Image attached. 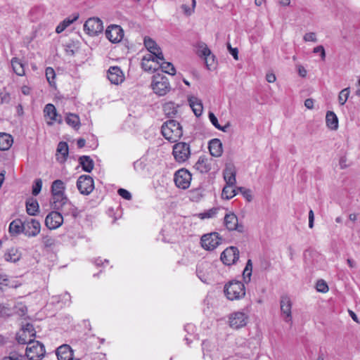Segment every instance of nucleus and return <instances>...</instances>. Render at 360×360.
<instances>
[{"mask_svg": "<svg viewBox=\"0 0 360 360\" xmlns=\"http://www.w3.org/2000/svg\"><path fill=\"white\" fill-rule=\"evenodd\" d=\"M161 133L169 142L175 143L182 136L183 130L177 121L169 120L162 124Z\"/></svg>", "mask_w": 360, "mask_h": 360, "instance_id": "nucleus-1", "label": "nucleus"}, {"mask_svg": "<svg viewBox=\"0 0 360 360\" xmlns=\"http://www.w3.org/2000/svg\"><path fill=\"white\" fill-rule=\"evenodd\" d=\"M224 292L226 297L231 300H239L245 295V287L243 282L232 280L225 284Z\"/></svg>", "mask_w": 360, "mask_h": 360, "instance_id": "nucleus-2", "label": "nucleus"}, {"mask_svg": "<svg viewBox=\"0 0 360 360\" xmlns=\"http://www.w3.org/2000/svg\"><path fill=\"white\" fill-rule=\"evenodd\" d=\"M151 86L154 93L160 96L166 95L171 89L168 78L162 74L153 76Z\"/></svg>", "mask_w": 360, "mask_h": 360, "instance_id": "nucleus-3", "label": "nucleus"}, {"mask_svg": "<svg viewBox=\"0 0 360 360\" xmlns=\"http://www.w3.org/2000/svg\"><path fill=\"white\" fill-rule=\"evenodd\" d=\"M172 155L177 162H185L191 156L190 145L186 142L176 143L172 147Z\"/></svg>", "mask_w": 360, "mask_h": 360, "instance_id": "nucleus-4", "label": "nucleus"}, {"mask_svg": "<svg viewBox=\"0 0 360 360\" xmlns=\"http://www.w3.org/2000/svg\"><path fill=\"white\" fill-rule=\"evenodd\" d=\"M44 345L39 341H33L25 350V356L29 360H41L45 355Z\"/></svg>", "mask_w": 360, "mask_h": 360, "instance_id": "nucleus-5", "label": "nucleus"}, {"mask_svg": "<svg viewBox=\"0 0 360 360\" xmlns=\"http://www.w3.org/2000/svg\"><path fill=\"white\" fill-rule=\"evenodd\" d=\"M221 238L217 232L204 234L201 237V246L206 250H214L221 242Z\"/></svg>", "mask_w": 360, "mask_h": 360, "instance_id": "nucleus-6", "label": "nucleus"}, {"mask_svg": "<svg viewBox=\"0 0 360 360\" xmlns=\"http://www.w3.org/2000/svg\"><path fill=\"white\" fill-rule=\"evenodd\" d=\"M77 188L82 195H89L94 189L93 178L86 174L81 175L77 181Z\"/></svg>", "mask_w": 360, "mask_h": 360, "instance_id": "nucleus-7", "label": "nucleus"}, {"mask_svg": "<svg viewBox=\"0 0 360 360\" xmlns=\"http://www.w3.org/2000/svg\"><path fill=\"white\" fill-rule=\"evenodd\" d=\"M174 181L178 188L186 189L191 184V174L186 169H180L174 173Z\"/></svg>", "mask_w": 360, "mask_h": 360, "instance_id": "nucleus-8", "label": "nucleus"}, {"mask_svg": "<svg viewBox=\"0 0 360 360\" xmlns=\"http://www.w3.org/2000/svg\"><path fill=\"white\" fill-rule=\"evenodd\" d=\"M84 30L90 36H97L103 30V22L98 18H90L85 22Z\"/></svg>", "mask_w": 360, "mask_h": 360, "instance_id": "nucleus-9", "label": "nucleus"}, {"mask_svg": "<svg viewBox=\"0 0 360 360\" xmlns=\"http://www.w3.org/2000/svg\"><path fill=\"white\" fill-rule=\"evenodd\" d=\"M220 259L225 265H232L239 259V250L236 247L230 246L221 252Z\"/></svg>", "mask_w": 360, "mask_h": 360, "instance_id": "nucleus-10", "label": "nucleus"}, {"mask_svg": "<svg viewBox=\"0 0 360 360\" xmlns=\"http://www.w3.org/2000/svg\"><path fill=\"white\" fill-rule=\"evenodd\" d=\"M224 224L229 231H244V226L238 222L237 216L233 212L226 213L224 218Z\"/></svg>", "mask_w": 360, "mask_h": 360, "instance_id": "nucleus-11", "label": "nucleus"}, {"mask_svg": "<svg viewBox=\"0 0 360 360\" xmlns=\"http://www.w3.org/2000/svg\"><path fill=\"white\" fill-rule=\"evenodd\" d=\"M212 271V264L206 261L200 262L197 265L196 274L198 277L203 283H209L211 279V274Z\"/></svg>", "mask_w": 360, "mask_h": 360, "instance_id": "nucleus-12", "label": "nucleus"}, {"mask_svg": "<svg viewBox=\"0 0 360 360\" xmlns=\"http://www.w3.org/2000/svg\"><path fill=\"white\" fill-rule=\"evenodd\" d=\"M63 222L62 214L58 211H52L48 214L45 219V225L50 229H56L60 227Z\"/></svg>", "mask_w": 360, "mask_h": 360, "instance_id": "nucleus-13", "label": "nucleus"}, {"mask_svg": "<svg viewBox=\"0 0 360 360\" xmlns=\"http://www.w3.org/2000/svg\"><path fill=\"white\" fill-rule=\"evenodd\" d=\"M105 37L112 43H117L123 38L124 32L120 25H111L105 30Z\"/></svg>", "mask_w": 360, "mask_h": 360, "instance_id": "nucleus-14", "label": "nucleus"}, {"mask_svg": "<svg viewBox=\"0 0 360 360\" xmlns=\"http://www.w3.org/2000/svg\"><path fill=\"white\" fill-rule=\"evenodd\" d=\"M41 230V224L34 219H28L24 221V234L28 237L37 236Z\"/></svg>", "mask_w": 360, "mask_h": 360, "instance_id": "nucleus-15", "label": "nucleus"}, {"mask_svg": "<svg viewBox=\"0 0 360 360\" xmlns=\"http://www.w3.org/2000/svg\"><path fill=\"white\" fill-rule=\"evenodd\" d=\"M159 58L153 54L145 55L141 61V68L146 72H155L159 69Z\"/></svg>", "mask_w": 360, "mask_h": 360, "instance_id": "nucleus-16", "label": "nucleus"}, {"mask_svg": "<svg viewBox=\"0 0 360 360\" xmlns=\"http://www.w3.org/2000/svg\"><path fill=\"white\" fill-rule=\"evenodd\" d=\"M248 316L243 311H236L231 314L229 316V326L236 329H238L247 324Z\"/></svg>", "mask_w": 360, "mask_h": 360, "instance_id": "nucleus-17", "label": "nucleus"}, {"mask_svg": "<svg viewBox=\"0 0 360 360\" xmlns=\"http://www.w3.org/2000/svg\"><path fill=\"white\" fill-rule=\"evenodd\" d=\"M214 160L205 155L200 156L193 168L201 174L209 172L212 167Z\"/></svg>", "mask_w": 360, "mask_h": 360, "instance_id": "nucleus-18", "label": "nucleus"}, {"mask_svg": "<svg viewBox=\"0 0 360 360\" xmlns=\"http://www.w3.org/2000/svg\"><path fill=\"white\" fill-rule=\"evenodd\" d=\"M281 311L283 315H284V321L286 323H292V302L290 297L288 295H283L281 297L280 301Z\"/></svg>", "mask_w": 360, "mask_h": 360, "instance_id": "nucleus-19", "label": "nucleus"}, {"mask_svg": "<svg viewBox=\"0 0 360 360\" xmlns=\"http://www.w3.org/2000/svg\"><path fill=\"white\" fill-rule=\"evenodd\" d=\"M144 46L149 51L148 54H153L157 58L163 59V53L161 49L158 46L155 41L149 37H145L143 39Z\"/></svg>", "mask_w": 360, "mask_h": 360, "instance_id": "nucleus-20", "label": "nucleus"}, {"mask_svg": "<svg viewBox=\"0 0 360 360\" xmlns=\"http://www.w3.org/2000/svg\"><path fill=\"white\" fill-rule=\"evenodd\" d=\"M107 77L111 84H118L124 80V75L118 66H112L109 68Z\"/></svg>", "mask_w": 360, "mask_h": 360, "instance_id": "nucleus-21", "label": "nucleus"}, {"mask_svg": "<svg viewBox=\"0 0 360 360\" xmlns=\"http://www.w3.org/2000/svg\"><path fill=\"white\" fill-rule=\"evenodd\" d=\"M59 210L61 211L62 215L65 216L71 215L74 219H76L79 214V211L77 207H75L70 200L67 199V202H63L61 207L59 208Z\"/></svg>", "mask_w": 360, "mask_h": 360, "instance_id": "nucleus-22", "label": "nucleus"}, {"mask_svg": "<svg viewBox=\"0 0 360 360\" xmlns=\"http://www.w3.org/2000/svg\"><path fill=\"white\" fill-rule=\"evenodd\" d=\"M56 355L58 360H72L73 351L68 345H63L56 349Z\"/></svg>", "mask_w": 360, "mask_h": 360, "instance_id": "nucleus-23", "label": "nucleus"}, {"mask_svg": "<svg viewBox=\"0 0 360 360\" xmlns=\"http://www.w3.org/2000/svg\"><path fill=\"white\" fill-rule=\"evenodd\" d=\"M198 48V55L200 57H204L206 66L208 69H210V66H212V63H209V56L211 55V51L207 47V44L204 42H198L197 44Z\"/></svg>", "mask_w": 360, "mask_h": 360, "instance_id": "nucleus-24", "label": "nucleus"}, {"mask_svg": "<svg viewBox=\"0 0 360 360\" xmlns=\"http://www.w3.org/2000/svg\"><path fill=\"white\" fill-rule=\"evenodd\" d=\"M209 150L213 157H220L222 154V143L218 139H214L209 143Z\"/></svg>", "mask_w": 360, "mask_h": 360, "instance_id": "nucleus-25", "label": "nucleus"}, {"mask_svg": "<svg viewBox=\"0 0 360 360\" xmlns=\"http://www.w3.org/2000/svg\"><path fill=\"white\" fill-rule=\"evenodd\" d=\"M78 162L83 171L90 173L94 167V160L89 155H82L79 158Z\"/></svg>", "mask_w": 360, "mask_h": 360, "instance_id": "nucleus-26", "label": "nucleus"}, {"mask_svg": "<svg viewBox=\"0 0 360 360\" xmlns=\"http://www.w3.org/2000/svg\"><path fill=\"white\" fill-rule=\"evenodd\" d=\"M188 101L196 117H200L202 113V103L200 99L195 96L188 98Z\"/></svg>", "mask_w": 360, "mask_h": 360, "instance_id": "nucleus-27", "label": "nucleus"}, {"mask_svg": "<svg viewBox=\"0 0 360 360\" xmlns=\"http://www.w3.org/2000/svg\"><path fill=\"white\" fill-rule=\"evenodd\" d=\"M9 233L11 235L24 233V221H22L20 219H16L11 221L9 225Z\"/></svg>", "mask_w": 360, "mask_h": 360, "instance_id": "nucleus-28", "label": "nucleus"}, {"mask_svg": "<svg viewBox=\"0 0 360 360\" xmlns=\"http://www.w3.org/2000/svg\"><path fill=\"white\" fill-rule=\"evenodd\" d=\"M67 199L68 198L65 194H53L50 201L51 207L56 210H59L63 202H67Z\"/></svg>", "mask_w": 360, "mask_h": 360, "instance_id": "nucleus-29", "label": "nucleus"}, {"mask_svg": "<svg viewBox=\"0 0 360 360\" xmlns=\"http://www.w3.org/2000/svg\"><path fill=\"white\" fill-rule=\"evenodd\" d=\"M13 142L11 135L6 133H0V150H8Z\"/></svg>", "mask_w": 360, "mask_h": 360, "instance_id": "nucleus-30", "label": "nucleus"}, {"mask_svg": "<svg viewBox=\"0 0 360 360\" xmlns=\"http://www.w3.org/2000/svg\"><path fill=\"white\" fill-rule=\"evenodd\" d=\"M26 211L29 215L34 216L39 212V203L37 199L30 198L26 200Z\"/></svg>", "mask_w": 360, "mask_h": 360, "instance_id": "nucleus-31", "label": "nucleus"}, {"mask_svg": "<svg viewBox=\"0 0 360 360\" xmlns=\"http://www.w3.org/2000/svg\"><path fill=\"white\" fill-rule=\"evenodd\" d=\"M326 122L327 127L332 129L336 130L338 128V119L337 115L333 111H328L326 116Z\"/></svg>", "mask_w": 360, "mask_h": 360, "instance_id": "nucleus-32", "label": "nucleus"}, {"mask_svg": "<svg viewBox=\"0 0 360 360\" xmlns=\"http://www.w3.org/2000/svg\"><path fill=\"white\" fill-rule=\"evenodd\" d=\"M44 115L49 117L51 122H48L49 125H52L54 120H56V117L58 116L56 107L51 104H46L44 110Z\"/></svg>", "mask_w": 360, "mask_h": 360, "instance_id": "nucleus-33", "label": "nucleus"}, {"mask_svg": "<svg viewBox=\"0 0 360 360\" xmlns=\"http://www.w3.org/2000/svg\"><path fill=\"white\" fill-rule=\"evenodd\" d=\"M21 254L20 251L15 248L8 249L4 254V259L7 262H16L20 260Z\"/></svg>", "mask_w": 360, "mask_h": 360, "instance_id": "nucleus-34", "label": "nucleus"}, {"mask_svg": "<svg viewBox=\"0 0 360 360\" xmlns=\"http://www.w3.org/2000/svg\"><path fill=\"white\" fill-rule=\"evenodd\" d=\"M224 179L226 184L235 185L236 179L234 169L231 167H226L224 171Z\"/></svg>", "mask_w": 360, "mask_h": 360, "instance_id": "nucleus-35", "label": "nucleus"}, {"mask_svg": "<svg viewBox=\"0 0 360 360\" xmlns=\"http://www.w3.org/2000/svg\"><path fill=\"white\" fill-rule=\"evenodd\" d=\"M11 65L14 72L18 76H22L25 75L24 64L21 60L17 58H13L11 60Z\"/></svg>", "mask_w": 360, "mask_h": 360, "instance_id": "nucleus-36", "label": "nucleus"}, {"mask_svg": "<svg viewBox=\"0 0 360 360\" xmlns=\"http://www.w3.org/2000/svg\"><path fill=\"white\" fill-rule=\"evenodd\" d=\"M160 64H159V68H161L162 71L171 75H174L176 73V70L174 68V66L172 63L169 62L165 61V58L163 59H159Z\"/></svg>", "mask_w": 360, "mask_h": 360, "instance_id": "nucleus-37", "label": "nucleus"}, {"mask_svg": "<svg viewBox=\"0 0 360 360\" xmlns=\"http://www.w3.org/2000/svg\"><path fill=\"white\" fill-rule=\"evenodd\" d=\"M234 185L226 184L222 189L221 198L226 200H230L236 195V189L233 188Z\"/></svg>", "mask_w": 360, "mask_h": 360, "instance_id": "nucleus-38", "label": "nucleus"}, {"mask_svg": "<svg viewBox=\"0 0 360 360\" xmlns=\"http://www.w3.org/2000/svg\"><path fill=\"white\" fill-rule=\"evenodd\" d=\"M68 145L65 141H60L59 142L58 147H57V153H60L61 155V160L60 162H65L67 160V158L68 156ZM58 160H60V158H58Z\"/></svg>", "mask_w": 360, "mask_h": 360, "instance_id": "nucleus-39", "label": "nucleus"}, {"mask_svg": "<svg viewBox=\"0 0 360 360\" xmlns=\"http://www.w3.org/2000/svg\"><path fill=\"white\" fill-rule=\"evenodd\" d=\"M65 186L63 181L60 179L53 181L51 185V195L65 194Z\"/></svg>", "mask_w": 360, "mask_h": 360, "instance_id": "nucleus-40", "label": "nucleus"}, {"mask_svg": "<svg viewBox=\"0 0 360 360\" xmlns=\"http://www.w3.org/2000/svg\"><path fill=\"white\" fill-rule=\"evenodd\" d=\"M163 111L167 117H173L177 113V106L174 103H167L163 106Z\"/></svg>", "mask_w": 360, "mask_h": 360, "instance_id": "nucleus-41", "label": "nucleus"}, {"mask_svg": "<svg viewBox=\"0 0 360 360\" xmlns=\"http://www.w3.org/2000/svg\"><path fill=\"white\" fill-rule=\"evenodd\" d=\"M252 272V262L251 259L247 261L245 267L243 271V278L245 283H248L251 280Z\"/></svg>", "mask_w": 360, "mask_h": 360, "instance_id": "nucleus-42", "label": "nucleus"}, {"mask_svg": "<svg viewBox=\"0 0 360 360\" xmlns=\"http://www.w3.org/2000/svg\"><path fill=\"white\" fill-rule=\"evenodd\" d=\"M66 123L75 129H78L80 126V120L78 115L70 113L65 118Z\"/></svg>", "mask_w": 360, "mask_h": 360, "instance_id": "nucleus-43", "label": "nucleus"}, {"mask_svg": "<svg viewBox=\"0 0 360 360\" xmlns=\"http://www.w3.org/2000/svg\"><path fill=\"white\" fill-rule=\"evenodd\" d=\"M78 18V15L75 16L72 19L69 18L63 20L56 28V32L57 33L63 32L69 25L73 23Z\"/></svg>", "mask_w": 360, "mask_h": 360, "instance_id": "nucleus-44", "label": "nucleus"}, {"mask_svg": "<svg viewBox=\"0 0 360 360\" xmlns=\"http://www.w3.org/2000/svg\"><path fill=\"white\" fill-rule=\"evenodd\" d=\"M22 335H28L29 338L33 339L36 336V331L32 323H27L22 328Z\"/></svg>", "mask_w": 360, "mask_h": 360, "instance_id": "nucleus-45", "label": "nucleus"}, {"mask_svg": "<svg viewBox=\"0 0 360 360\" xmlns=\"http://www.w3.org/2000/svg\"><path fill=\"white\" fill-rule=\"evenodd\" d=\"M350 94L349 87H347L340 91L338 95V102L340 105H344L347 102Z\"/></svg>", "mask_w": 360, "mask_h": 360, "instance_id": "nucleus-46", "label": "nucleus"}, {"mask_svg": "<svg viewBox=\"0 0 360 360\" xmlns=\"http://www.w3.org/2000/svg\"><path fill=\"white\" fill-rule=\"evenodd\" d=\"M46 77L51 86L55 84L56 72L53 68L48 67L45 70Z\"/></svg>", "mask_w": 360, "mask_h": 360, "instance_id": "nucleus-47", "label": "nucleus"}, {"mask_svg": "<svg viewBox=\"0 0 360 360\" xmlns=\"http://www.w3.org/2000/svg\"><path fill=\"white\" fill-rule=\"evenodd\" d=\"M12 315V309L8 307V305L0 304V318L6 319Z\"/></svg>", "mask_w": 360, "mask_h": 360, "instance_id": "nucleus-48", "label": "nucleus"}, {"mask_svg": "<svg viewBox=\"0 0 360 360\" xmlns=\"http://www.w3.org/2000/svg\"><path fill=\"white\" fill-rule=\"evenodd\" d=\"M202 189L201 188L193 189L190 191V198L193 201H199L200 198L202 197Z\"/></svg>", "mask_w": 360, "mask_h": 360, "instance_id": "nucleus-49", "label": "nucleus"}, {"mask_svg": "<svg viewBox=\"0 0 360 360\" xmlns=\"http://www.w3.org/2000/svg\"><path fill=\"white\" fill-rule=\"evenodd\" d=\"M42 188V181L41 179H37L34 180L33 185H32V193L33 195L36 196L37 195Z\"/></svg>", "mask_w": 360, "mask_h": 360, "instance_id": "nucleus-50", "label": "nucleus"}, {"mask_svg": "<svg viewBox=\"0 0 360 360\" xmlns=\"http://www.w3.org/2000/svg\"><path fill=\"white\" fill-rule=\"evenodd\" d=\"M42 243L45 248H51L55 245L56 239L48 235L43 236Z\"/></svg>", "mask_w": 360, "mask_h": 360, "instance_id": "nucleus-51", "label": "nucleus"}, {"mask_svg": "<svg viewBox=\"0 0 360 360\" xmlns=\"http://www.w3.org/2000/svg\"><path fill=\"white\" fill-rule=\"evenodd\" d=\"M24 356L19 354L16 352H11L8 356H4L1 360H24Z\"/></svg>", "mask_w": 360, "mask_h": 360, "instance_id": "nucleus-52", "label": "nucleus"}, {"mask_svg": "<svg viewBox=\"0 0 360 360\" xmlns=\"http://www.w3.org/2000/svg\"><path fill=\"white\" fill-rule=\"evenodd\" d=\"M237 190L240 192L243 196L248 201L250 202L252 200L251 191L244 187H238Z\"/></svg>", "mask_w": 360, "mask_h": 360, "instance_id": "nucleus-53", "label": "nucleus"}, {"mask_svg": "<svg viewBox=\"0 0 360 360\" xmlns=\"http://www.w3.org/2000/svg\"><path fill=\"white\" fill-rule=\"evenodd\" d=\"M27 334L26 335H22V333L20 334V335H17L16 340H17V341H18V342L19 344H22V345H26V344L31 345V343L34 341V340L31 339V338L27 339Z\"/></svg>", "mask_w": 360, "mask_h": 360, "instance_id": "nucleus-54", "label": "nucleus"}, {"mask_svg": "<svg viewBox=\"0 0 360 360\" xmlns=\"http://www.w3.org/2000/svg\"><path fill=\"white\" fill-rule=\"evenodd\" d=\"M316 288V290L321 292H326L328 290L327 283L323 280H319L317 281Z\"/></svg>", "mask_w": 360, "mask_h": 360, "instance_id": "nucleus-55", "label": "nucleus"}, {"mask_svg": "<svg viewBox=\"0 0 360 360\" xmlns=\"http://www.w3.org/2000/svg\"><path fill=\"white\" fill-rule=\"evenodd\" d=\"M117 193L119 195H120L122 198L125 200H131L132 198L131 193L124 188H119L117 190Z\"/></svg>", "mask_w": 360, "mask_h": 360, "instance_id": "nucleus-56", "label": "nucleus"}, {"mask_svg": "<svg viewBox=\"0 0 360 360\" xmlns=\"http://www.w3.org/2000/svg\"><path fill=\"white\" fill-rule=\"evenodd\" d=\"M213 347L212 344L209 340H203L202 342V349L203 352V358H205V352L210 351L211 349Z\"/></svg>", "mask_w": 360, "mask_h": 360, "instance_id": "nucleus-57", "label": "nucleus"}, {"mask_svg": "<svg viewBox=\"0 0 360 360\" xmlns=\"http://www.w3.org/2000/svg\"><path fill=\"white\" fill-rule=\"evenodd\" d=\"M313 52L314 53H320V56L322 60H324L326 58V51L325 49L322 45L317 46L314 48Z\"/></svg>", "mask_w": 360, "mask_h": 360, "instance_id": "nucleus-58", "label": "nucleus"}, {"mask_svg": "<svg viewBox=\"0 0 360 360\" xmlns=\"http://www.w3.org/2000/svg\"><path fill=\"white\" fill-rule=\"evenodd\" d=\"M303 39L304 41H312V42L317 41L316 35V33H314V32L306 33L303 37Z\"/></svg>", "mask_w": 360, "mask_h": 360, "instance_id": "nucleus-59", "label": "nucleus"}, {"mask_svg": "<svg viewBox=\"0 0 360 360\" xmlns=\"http://www.w3.org/2000/svg\"><path fill=\"white\" fill-rule=\"evenodd\" d=\"M208 117L210 122L213 124V126L215 128L220 129V124L218 122V120L212 112H209Z\"/></svg>", "mask_w": 360, "mask_h": 360, "instance_id": "nucleus-60", "label": "nucleus"}, {"mask_svg": "<svg viewBox=\"0 0 360 360\" xmlns=\"http://www.w3.org/2000/svg\"><path fill=\"white\" fill-rule=\"evenodd\" d=\"M217 214L216 209H211L207 212L200 214L201 219L212 218Z\"/></svg>", "mask_w": 360, "mask_h": 360, "instance_id": "nucleus-61", "label": "nucleus"}, {"mask_svg": "<svg viewBox=\"0 0 360 360\" xmlns=\"http://www.w3.org/2000/svg\"><path fill=\"white\" fill-rule=\"evenodd\" d=\"M314 214L312 210H310L309 212V227L310 229L314 226Z\"/></svg>", "mask_w": 360, "mask_h": 360, "instance_id": "nucleus-62", "label": "nucleus"}, {"mask_svg": "<svg viewBox=\"0 0 360 360\" xmlns=\"http://www.w3.org/2000/svg\"><path fill=\"white\" fill-rule=\"evenodd\" d=\"M184 330L188 334H191L195 330V326L191 323H188L184 326Z\"/></svg>", "mask_w": 360, "mask_h": 360, "instance_id": "nucleus-63", "label": "nucleus"}, {"mask_svg": "<svg viewBox=\"0 0 360 360\" xmlns=\"http://www.w3.org/2000/svg\"><path fill=\"white\" fill-rule=\"evenodd\" d=\"M304 105L308 109H312L314 108V100L312 98H307L304 101Z\"/></svg>", "mask_w": 360, "mask_h": 360, "instance_id": "nucleus-64", "label": "nucleus"}]
</instances>
